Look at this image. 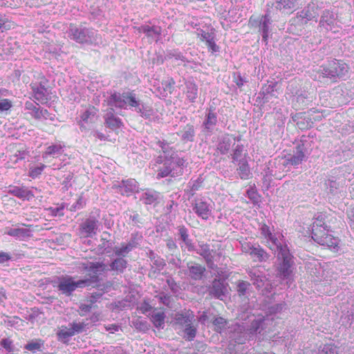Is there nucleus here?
Listing matches in <instances>:
<instances>
[{
    "instance_id": "72a5a7b5",
    "label": "nucleus",
    "mask_w": 354,
    "mask_h": 354,
    "mask_svg": "<svg viewBox=\"0 0 354 354\" xmlns=\"http://www.w3.org/2000/svg\"><path fill=\"white\" fill-rule=\"evenodd\" d=\"M11 193L14 196L23 199L26 198L28 200L30 198L33 197V194H32V192L24 187H14L11 190Z\"/></svg>"
},
{
    "instance_id": "f03ea898",
    "label": "nucleus",
    "mask_w": 354,
    "mask_h": 354,
    "mask_svg": "<svg viewBox=\"0 0 354 354\" xmlns=\"http://www.w3.org/2000/svg\"><path fill=\"white\" fill-rule=\"evenodd\" d=\"M128 262L122 257H116L107 264L104 262L86 261L81 263L80 268L86 272V275L91 277L92 281L97 282L100 275L108 272L114 274H122L127 268Z\"/></svg>"
},
{
    "instance_id": "cd10ccee",
    "label": "nucleus",
    "mask_w": 354,
    "mask_h": 354,
    "mask_svg": "<svg viewBox=\"0 0 354 354\" xmlns=\"http://www.w3.org/2000/svg\"><path fill=\"white\" fill-rule=\"evenodd\" d=\"M237 172L241 179H248L251 176L250 169L246 159H240L237 162Z\"/></svg>"
},
{
    "instance_id": "2eb2a0df",
    "label": "nucleus",
    "mask_w": 354,
    "mask_h": 354,
    "mask_svg": "<svg viewBox=\"0 0 354 354\" xmlns=\"http://www.w3.org/2000/svg\"><path fill=\"white\" fill-rule=\"evenodd\" d=\"M187 267V272L186 274L195 281L201 280L206 270L203 266L195 262H188Z\"/></svg>"
},
{
    "instance_id": "a18cd8bd",
    "label": "nucleus",
    "mask_w": 354,
    "mask_h": 354,
    "mask_svg": "<svg viewBox=\"0 0 354 354\" xmlns=\"http://www.w3.org/2000/svg\"><path fill=\"white\" fill-rule=\"evenodd\" d=\"M213 324L215 326L216 331L221 333L227 325V321L224 318L218 317L214 319Z\"/></svg>"
},
{
    "instance_id": "f704fd0d",
    "label": "nucleus",
    "mask_w": 354,
    "mask_h": 354,
    "mask_svg": "<svg viewBox=\"0 0 354 354\" xmlns=\"http://www.w3.org/2000/svg\"><path fill=\"white\" fill-rule=\"evenodd\" d=\"M113 251L115 257H122L124 258L132 250L124 242L120 245L114 247Z\"/></svg>"
},
{
    "instance_id": "5fc2aeb1",
    "label": "nucleus",
    "mask_w": 354,
    "mask_h": 354,
    "mask_svg": "<svg viewBox=\"0 0 354 354\" xmlns=\"http://www.w3.org/2000/svg\"><path fill=\"white\" fill-rule=\"evenodd\" d=\"M250 286V283L246 281H241L237 285V291L240 295H244Z\"/></svg>"
},
{
    "instance_id": "20e7f679",
    "label": "nucleus",
    "mask_w": 354,
    "mask_h": 354,
    "mask_svg": "<svg viewBox=\"0 0 354 354\" xmlns=\"http://www.w3.org/2000/svg\"><path fill=\"white\" fill-rule=\"evenodd\" d=\"M322 216L316 218L312 226V239L318 244L326 246L333 252L338 251L339 239L328 234L329 230Z\"/></svg>"
},
{
    "instance_id": "7c9ffc66",
    "label": "nucleus",
    "mask_w": 354,
    "mask_h": 354,
    "mask_svg": "<svg viewBox=\"0 0 354 354\" xmlns=\"http://www.w3.org/2000/svg\"><path fill=\"white\" fill-rule=\"evenodd\" d=\"M138 30L145 33L147 37L159 36L162 32L160 27L149 26L148 25L141 26L138 28Z\"/></svg>"
},
{
    "instance_id": "de8ad7c7",
    "label": "nucleus",
    "mask_w": 354,
    "mask_h": 354,
    "mask_svg": "<svg viewBox=\"0 0 354 354\" xmlns=\"http://www.w3.org/2000/svg\"><path fill=\"white\" fill-rule=\"evenodd\" d=\"M45 167L46 165L44 164H40L39 166L35 167H30L29 171V176L32 178H37L41 174Z\"/></svg>"
},
{
    "instance_id": "aec40b11",
    "label": "nucleus",
    "mask_w": 354,
    "mask_h": 354,
    "mask_svg": "<svg viewBox=\"0 0 354 354\" xmlns=\"http://www.w3.org/2000/svg\"><path fill=\"white\" fill-rule=\"evenodd\" d=\"M226 291L227 288L224 282L220 279H214L209 288V294L221 300L223 299V297L225 296Z\"/></svg>"
},
{
    "instance_id": "58836bf2",
    "label": "nucleus",
    "mask_w": 354,
    "mask_h": 354,
    "mask_svg": "<svg viewBox=\"0 0 354 354\" xmlns=\"http://www.w3.org/2000/svg\"><path fill=\"white\" fill-rule=\"evenodd\" d=\"M295 7V0H280L277 1V8L280 10H294Z\"/></svg>"
},
{
    "instance_id": "13d9d810",
    "label": "nucleus",
    "mask_w": 354,
    "mask_h": 354,
    "mask_svg": "<svg viewBox=\"0 0 354 354\" xmlns=\"http://www.w3.org/2000/svg\"><path fill=\"white\" fill-rule=\"evenodd\" d=\"M158 298L160 303L163 304L164 305H165L167 306H169L170 303H171V297L170 296H169L167 295H165V294H161L158 296Z\"/></svg>"
},
{
    "instance_id": "473e14b6",
    "label": "nucleus",
    "mask_w": 354,
    "mask_h": 354,
    "mask_svg": "<svg viewBox=\"0 0 354 354\" xmlns=\"http://www.w3.org/2000/svg\"><path fill=\"white\" fill-rule=\"evenodd\" d=\"M33 92V96L36 100L40 103H44L47 102L48 97V88H44V90L39 88H32Z\"/></svg>"
},
{
    "instance_id": "a878e982",
    "label": "nucleus",
    "mask_w": 354,
    "mask_h": 354,
    "mask_svg": "<svg viewBox=\"0 0 354 354\" xmlns=\"http://www.w3.org/2000/svg\"><path fill=\"white\" fill-rule=\"evenodd\" d=\"M305 112H297L292 116V120L297 122V127L301 129H306L310 128L313 124L311 119L308 118L306 120L303 118V115Z\"/></svg>"
},
{
    "instance_id": "e433bc0d",
    "label": "nucleus",
    "mask_w": 354,
    "mask_h": 354,
    "mask_svg": "<svg viewBox=\"0 0 354 354\" xmlns=\"http://www.w3.org/2000/svg\"><path fill=\"white\" fill-rule=\"evenodd\" d=\"M327 189H328V192L332 195H335L338 192L342 191L344 187L342 186L339 182L336 180H328L326 183Z\"/></svg>"
},
{
    "instance_id": "4be33fe9",
    "label": "nucleus",
    "mask_w": 354,
    "mask_h": 354,
    "mask_svg": "<svg viewBox=\"0 0 354 354\" xmlns=\"http://www.w3.org/2000/svg\"><path fill=\"white\" fill-rule=\"evenodd\" d=\"M159 196L160 194L156 191L153 189H146L142 193L140 196V200L145 204L151 205L158 201Z\"/></svg>"
},
{
    "instance_id": "c756f323",
    "label": "nucleus",
    "mask_w": 354,
    "mask_h": 354,
    "mask_svg": "<svg viewBox=\"0 0 354 354\" xmlns=\"http://www.w3.org/2000/svg\"><path fill=\"white\" fill-rule=\"evenodd\" d=\"M48 80L42 73H39L30 86L31 88L41 87L44 90V88L48 87Z\"/></svg>"
},
{
    "instance_id": "bf43d9fd",
    "label": "nucleus",
    "mask_w": 354,
    "mask_h": 354,
    "mask_svg": "<svg viewBox=\"0 0 354 354\" xmlns=\"http://www.w3.org/2000/svg\"><path fill=\"white\" fill-rule=\"evenodd\" d=\"M32 117L35 119L41 120L46 119L49 115V112H30Z\"/></svg>"
},
{
    "instance_id": "0eeeda50",
    "label": "nucleus",
    "mask_w": 354,
    "mask_h": 354,
    "mask_svg": "<svg viewBox=\"0 0 354 354\" xmlns=\"http://www.w3.org/2000/svg\"><path fill=\"white\" fill-rule=\"evenodd\" d=\"M274 254H277V258L282 260V263H280L279 267V275L283 279L286 280V283L290 286V283L293 281L292 277V256L289 252V250L286 245H282L279 250L273 251Z\"/></svg>"
},
{
    "instance_id": "ea45409f",
    "label": "nucleus",
    "mask_w": 354,
    "mask_h": 354,
    "mask_svg": "<svg viewBox=\"0 0 354 354\" xmlns=\"http://www.w3.org/2000/svg\"><path fill=\"white\" fill-rule=\"evenodd\" d=\"M181 133V138L184 141H193L195 136L193 126L187 125Z\"/></svg>"
},
{
    "instance_id": "6e6552de",
    "label": "nucleus",
    "mask_w": 354,
    "mask_h": 354,
    "mask_svg": "<svg viewBox=\"0 0 354 354\" xmlns=\"http://www.w3.org/2000/svg\"><path fill=\"white\" fill-rule=\"evenodd\" d=\"M349 66L342 60L333 59L326 66H323L318 71L323 77L333 79L334 82L337 78L344 77L348 72Z\"/></svg>"
},
{
    "instance_id": "c03bdc74",
    "label": "nucleus",
    "mask_w": 354,
    "mask_h": 354,
    "mask_svg": "<svg viewBox=\"0 0 354 354\" xmlns=\"http://www.w3.org/2000/svg\"><path fill=\"white\" fill-rule=\"evenodd\" d=\"M88 325V324H86L84 322H73L70 324V326L74 332V335L77 333H80L85 330L86 328V326Z\"/></svg>"
},
{
    "instance_id": "393cba45",
    "label": "nucleus",
    "mask_w": 354,
    "mask_h": 354,
    "mask_svg": "<svg viewBox=\"0 0 354 354\" xmlns=\"http://www.w3.org/2000/svg\"><path fill=\"white\" fill-rule=\"evenodd\" d=\"M178 235L180 240L183 243L185 248L188 251L194 250L192 240L189 238L188 230L185 226H180L178 228Z\"/></svg>"
},
{
    "instance_id": "423d86ee",
    "label": "nucleus",
    "mask_w": 354,
    "mask_h": 354,
    "mask_svg": "<svg viewBox=\"0 0 354 354\" xmlns=\"http://www.w3.org/2000/svg\"><path fill=\"white\" fill-rule=\"evenodd\" d=\"M88 277L86 279L76 281L71 276H62L57 279V290L61 294L69 297L77 288H84L95 282L92 281L91 277Z\"/></svg>"
},
{
    "instance_id": "338daca9",
    "label": "nucleus",
    "mask_w": 354,
    "mask_h": 354,
    "mask_svg": "<svg viewBox=\"0 0 354 354\" xmlns=\"http://www.w3.org/2000/svg\"><path fill=\"white\" fill-rule=\"evenodd\" d=\"M152 309V307L148 303H143L140 307V310L142 313H147Z\"/></svg>"
},
{
    "instance_id": "c9c22d12",
    "label": "nucleus",
    "mask_w": 354,
    "mask_h": 354,
    "mask_svg": "<svg viewBox=\"0 0 354 354\" xmlns=\"http://www.w3.org/2000/svg\"><path fill=\"white\" fill-rule=\"evenodd\" d=\"M73 335H74V332L73 331L71 326L70 327L62 326L57 333V336H58L59 339L64 343L68 342L69 338Z\"/></svg>"
},
{
    "instance_id": "052dcab7",
    "label": "nucleus",
    "mask_w": 354,
    "mask_h": 354,
    "mask_svg": "<svg viewBox=\"0 0 354 354\" xmlns=\"http://www.w3.org/2000/svg\"><path fill=\"white\" fill-rule=\"evenodd\" d=\"M102 296V293L101 292H93L91 295L89 297L88 301L91 303V304L96 302Z\"/></svg>"
},
{
    "instance_id": "7ed1b4c3",
    "label": "nucleus",
    "mask_w": 354,
    "mask_h": 354,
    "mask_svg": "<svg viewBox=\"0 0 354 354\" xmlns=\"http://www.w3.org/2000/svg\"><path fill=\"white\" fill-rule=\"evenodd\" d=\"M266 319L263 317H255L246 328L243 325L235 324L228 332V339L230 342L243 344L249 339H254L257 334H261L264 330Z\"/></svg>"
},
{
    "instance_id": "dca6fc26",
    "label": "nucleus",
    "mask_w": 354,
    "mask_h": 354,
    "mask_svg": "<svg viewBox=\"0 0 354 354\" xmlns=\"http://www.w3.org/2000/svg\"><path fill=\"white\" fill-rule=\"evenodd\" d=\"M306 149L304 145L299 144L296 147L293 154L286 159V164L294 166L298 165L306 159Z\"/></svg>"
},
{
    "instance_id": "69168bd1",
    "label": "nucleus",
    "mask_w": 354,
    "mask_h": 354,
    "mask_svg": "<svg viewBox=\"0 0 354 354\" xmlns=\"http://www.w3.org/2000/svg\"><path fill=\"white\" fill-rule=\"evenodd\" d=\"M153 264L156 265L157 268L160 270L163 268L165 266V263L162 259H160V257H157L156 259H154L153 261Z\"/></svg>"
},
{
    "instance_id": "4468645a",
    "label": "nucleus",
    "mask_w": 354,
    "mask_h": 354,
    "mask_svg": "<svg viewBox=\"0 0 354 354\" xmlns=\"http://www.w3.org/2000/svg\"><path fill=\"white\" fill-rule=\"evenodd\" d=\"M65 145L62 142L53 143L48 146L42 153V158L48 159L49 157L56 158L60 156L64 151Z\"/></svg>"
},
{
    "instance_id": "2f4dec72",
    "label": "nucleus",
    "mask_w": 354,
    "mask_h": 354,
    "mask_svg": "<svg viewBox=\"0 0 354 354\" xmlns=\"http://www.w3.org/2000/svg\"><path fill=\"white\" fill-rule=\"evenodd\" d=\"M235 139L231 136H225L218 145V149L222 153H226L230 149L231 145Z\"/></svg>"
},
{
    "instance_id": "6e6d98bb",
    "label": "nucleus",
    "mask_w": 354,
    "mask_h": 354,
    "mask_svg": "<svg viewBox=\"0 0 354 354\" xmlns=\"http://www.w3.org/2000/svg\"><path fill=\"white\" fill-rule=\"evenodd\" d=\"M0 345L4 348L8 353H10L12 351V342L10 339H3L1 342Z\"/></svg>"
},
{
    "instance_id": "49530a36",
    "label": "nucleus",
    "mask_w": 354,
    "mask_h": 354,
    "mask_svg": "<svg viewBox=\"0 0 354 354\" xmlns=\"http://www.w3.org/2000/svg\"><path fill=\"white\" fill-rule=\"evenodd\" d=\"M14 26V22L7 18L0 17V32L11 29Z\"/></svg>"
},
{
    "instance_id": "39448f33",
    "label": "nucleus",
    "mask_w": 354,
    "mask_h": 354,
    "mask_svg": "<svg viewBox=\"0 0 354 354\" xmlns=\"http://www.w3.org/2000/svg\"><path fill=\"white\" fill-rule=\"evenodd\" d=\"M194 315L192 312L176 313L174 319V326L178 333H183L187 340L194 339L196 335V328L193 326Z\"/></svg>"
},
{
    "instance_id": "a19ab883",
    "label": "nucleus",
    "mask_w": 354,
    "mask_h": 354,
    "mask_svg": "<svg viewBox=\"0 0 354 354\" xmlns=\"http://www.w3.org/2000/svg\"><path fill=\"white\" fill-rule=\"evenodd\" d=\"M215 112H208L207 118L204 122L205 129L212 130L213 127L216 124L217 119Z\"/></svg>"
},
{
    "instance_id": "680f3d73",
    "label": "nucleus",
    "mask_w": 354,
    "mask_h": 354,
    "mask_svg": "<svg viewBox=\"0 0 354 354\" xmlns=\"http://www.w3.org/2000/svg\"><path fill=\"white\" fill-rule=\"evenodd\" d=\"M167 246L169 251L174 252L177 250V245L172 239H169L167 241Z\"/></svg>"
},
{
    "instance_id": "603ef678",
    "label": "nucleus",
    "mask_w": 354,
    "mask_h": 354,
    "mask_svg": "<svg viewBox=\"0 0 354 354\" xmlns=\"http://www.w3.org/2000/svg\"><path fill=\"white\" fill-rule=\"evenodd\" d=\"M64 205L59 207H50L48 209L50 214L54 216H62L64 215Z\"/></svg>"
},
{
    "instance_id": "f8f14e48",
    "label": "nucleus",
    "mask_w": 354,
    "mask_h": 354,
    "mask_svg": "<svg viewBox=\"0 0 354 354\" xmlns=\"http://www.w3.org/2000/svg\"><path fill=\"white\" fill-rule=\"evenodd\" d=\"M196 251L203 257L207 266L212 269L214 267V262L218 261L221 255L220 252L211 249L209 245L204 243H199Z\"/></svg>"
},
{
    "instance_id": "3c124183",
    "label": "nucleus",
    "mask_w": 354,
    "mask_h": 354,
    "mask_svg": "<svg viewBox=\"0 0 354 354\" xmlns=\"http://www.w3.org/2000/svg\"><path fill=\"white\" fill-rule=\"evenodd\" d=\"M336 348L331 344H326L319 351L317 354H336Z\"/></svg>"
},
{
    "instance_id": "412c9836",
    "label": "nucleus",
    "mask_w": 354,
    "mask_h": 354,
    "mask_svg": "<svg viewBox=\"0 0 354 354\" xmlns=\"http://www.w3.org/2000/svg\"><path fill=\"white\" fill-rule=\"evenodd\" d=\"M70 32L71 35V39L75 40L76 42L80 44H84L87 42V35L85 30L80 29L73 24L70 26Z\"/></svg>"
},
{
    "instance_id": "8fccbe9b",
    "label": "nucleus",
    "mask_w": 354,
    "mask_h": 354,
    "mask_svg": "<svg viewBox=\"0 0 354 354\" xmlns=\"http://www.w3.org/2000/svg\"><path fill=\"white\" fill-rule=\"evenodd\" d=\"M140 239L141 236L133 234H131L130 240L126 243L133 250L134 248H137L139 245Z\"/></svg>"
},
{
    "instance_id": "4d7b16f0",
    "label": "nucleus",
    "mask_w": 354,
    "mask_h": 354,
    "mask_svg": "<svg viewBox=\"0 0 354 354\" xmlns=\"http://www.w3.org/2000/svg\"><path fill=\"white\" fill-rule=\"evenodd\" d=\"M12 106V102L8 99H3L0 101V111H8Z\"/></svg>"
},
{
    "instance_id": "09e8293b",
    "label": "nucleus",
    "mask_w": 354,
    "mask_h": 354,
    "mask_svg": "<svg viewBox=\"0 0 354 354\" xmlns=\"http://www.w3.org/2000/svg\"><path fill=\"white\" fill-rule=\"evenodd\" d=\"M243 149V146H236L232 155V159L234 162H239L240 159H246L245 156L242 154Z\"/></svg>"
},
{
    "instance_id": "c85d7f7f",
    "label": "nucleus",
    "mask_w": 354,
    "mask_h": 354,
    "mask_svg": "<svg viewBox=\"0 0 354 354\" xmlns=\"http://www.w3.org/2000/svg\"><path fill=\"white\" fill-rule=\"evenodd\" d=\"M165 314L162 311L154 310L151 314V320L156 328H163L165 326Z\"/></svg>"
},
{
    "instance_id": "6ab92c4d",
    "label": "nucleus",
    "mask_w": 354,
    "mask_h": 354,
    "mask_svg": "<svg viewBox=\"0 0 354 354\" xmlns=\"http://www.w3.org/2000/svg\"><path fill=\"white\" fill-rule=\"evenodd\" d=\"M118 187L120 193L126 196H129L130 194L136 192L138 189V183L133 178L122 180Z\"/></svg>"
},
{
    "instance_id": "f3484780",
    "label": "nucleus",
    "mask_w": 354,
    "mask_h": 354,
    "mask_svg": "<svg viewBox=\"0 0 354 354\" xmlns=\"http://www.w3.org/2000/svg\"><path fill=\"white\" fill-rule=\"evenodd\" d=\"M98 221L94 218H87L82 225V233L86 237H92L97 233Z\"/></svg>"
},
{
    "instance_id": "37998d69",
    "label": "nucleus",
    "mask_w": 354,
    "mask_h": 354,
    "mask_svg": "<svg viewBox=\"0 0 354 354\" xmlns=\"http://www.w3.org/2000/svg\"><path fill=\"white\" fill-rule=\"evenodd\" d=\"M42 345L43 343L41 340L32 341L25 346V348L35 353L37 351H41Z\"/></svg>"
},
{
    "instance_id": "5701e85b",
    "label": "nucleus",
    "mask_w": 354,
    "mask_h": 354,
    "mask_svg": "<svg viewBox=\"0 0 354 354\" xmlns=\"http://www.w3.org/2000/svg\"><path fill=\"white\" fill-rule=\"evenodd\" d=\"M250 250V256L254 259V261L263 262L269 258V254L259 245H254Z\"/></svg>"
},
{
    "instance_id": "9d476101",
    "label": "nucleus",
    "mask_w": 354,
    "mask_h": 354,
    "mask_svg": "<svg viewBox=\"0 0 354 354\" xmlns=\"http://www.w3.org/2000/svg\"><path fill=\"white\" fill-rule=\"evenodd\" d=\"M248 274L253 285L261 290L263 295L271 292L273 288L272 283L259 268H254L251 269Z\"/></svg>"
},
{
    "instance_id": "bb28decb",
    "label": "nucleus",
    "mask_w": 354,
    "mask_h": 354,
    "mask_svg": "<svg viewBox=\"0 0 354 354\" xmlns=\"http://www.w3.org/2000/svg\"><path fill=\"white\" fill-rule=\"evenodd\" d=\"M122 122L121 120L116 117L113 112H109L105 116V125L111 130L119 129Z\"/></svg>"
},
{
    "instance_id": "e2e57ef3",
    "label": "nucleus",
    "mask_w": 354,
    "mask_h": 354,
    "mask_svg": "<svg viewBox=\"0 0 354 354\" xmlns=\"http://www.w3.org/2000/svg\"><path fill=\"white\" fill-rule=\"evenodd\" d=\"M11 259V256L9 253L5 252H0V263H3Z\"/></svg>"
},
{
    "instance_id": "0e129e2a",
    "label": "nucleus",
    "mask_w": 354,
    "mask_h": 354,
    "mask_svg": "<svg viewBox=\"0 0 354 354\" xmlns=\"http://www.w3.org/2000/svg\"><path fill=\"white\" fill-rule=\"evenodd\" d=\"M92 305L91 303H90L89 304H82L80 306V310H81V313H80V315H84V313H87L88 311H90V310L92 308Z\"/></svg>"
},
{
    "instance_id": "a211bd4d",
    "label": "nucleus",
    "mask_w": 354,
    "mask_h": 354,
    "mask_svg": "<svg viewBox=\"0 0 354 354\" xmlns=\"http://www.w3.org/2000/svg\"><path fill=\"white\" fill-rule=\"evenodd\" d=\"M5 234L19 240H24L31 236V231L26 227H6Z\"/></svg>"
},
{
    "instance_id": "b1692460",
    "label": "nucleus",
    "mask_w": 354,
    "mask_h": 354,
    "mask_svg": "<svg viewBox=\"0 0 354 354\" xmlns=\"http://www.w3.org/2000/svg\"><path fill=\"white\" fill-rule=\"evenodd\" d=\"M201 40L205 42L206 46L211 53H214L219 50V47L216 44L214 37L212 34L203 31L201 33Z\"/></svg>"
},
{
    "instance_id": "79ce46f5",
    "label": "nucleus",
    "mask_w": 354,
    "mask_h": 354,
    "mask_svg": "<svg viewBox=\"0 0 354 354\" xmlns=\"http://www.w3.org/2000/svg\"><path fill=\"white\" fill-rule=\"evenodd\" d=\"M197 91L198 88L195 84H189L187 86L186 95L189 101L194 102V100L196 98Z\"/></svg>"
},
{
    "instance_id": "774afa93",
    "label": "nucleus",
    "mask_w": 354,
    "mask_h": 354,
    "mask_svg": "<svg viewBox=\"0 0 354 354\" xmlns=\"http://www.w3.org/2000/svg\"><path fill=\"white\" fill-rule=\"evenodd\" d=\"M348 217L351 222V226L354 228V207L348 212Z\"/></svg>"
},
{
    "instance_id": "9b49d317",
    "label": "nucleus",
    "mask_w": 354,
    "mask_h": 354,
    "mask_svg": "<svg viewBox=\"0 0 354 354\" xmlns=\"http://www.w3.org/2000/svg\"><path fill=\"white\" fill-rule=\"evenodd\" d=\"M260 232L262 237L264 239L266 245L272 250L276 251L282 245H285L281 234H273L270 227L263 224L260 227Z\"/></svg>"
},
{
    "instance_id": "864d4df0",
    "label": "nucleus",
    "mask_w": 354,
    "mask_h": 354,
    "mask_svg": "<svg viewBox=\"0 0 354 354\" xmlns=\"http://www.w3.org/2000/svg\"><path fill=\"white\" fill-rule=\"evenodd\" d=\"M85 205V201L82 197H80L77 201L71 205L69 209L70 211H76L77 209L83 208V207Z\"/></svg>"
},
{
    "instance_id": "ddd939ff",
    "label": "nucleus",
    "mask_w": 354,
    "mask_h": 354,
    "mask_svg": "<svg viewBox=\"0 0 354 354\" xmlns=\"http://www.w3.org/2000/svg\"><path fill=\"white\" fill-rule=\"evenodd\" d=\"M193 211L202 219L207 220L212 214V206L203 199L198 198L193 203Z\"/></svg>"
},
{
    "instance_id": "1a4fd4ad",
    "label": "nucleus",
    "mask_w": 354,
    "mask_h": 354,
    "mask_svg": "<svg viewBox=\"0 0 354 354\" xmlns=\"http://www.w3.org/2000/svg\"><path fill=\"white\" fill-rule=\"evenodd\" d=\"M110 100L119 108H127V106L137 108L139 106V100L137 99L134 91L122 93L115 92L111 95Z\"/></svg>"
},
{
    "instance_id": "f257e3e1",
    "label": "nucleus",
    "mask_w": 354,
    "mask_h": 354,
    "mask_svg": "<svg viewBox=\"0 0 354 354\" xmlns=\"http://www.w3.org/2000/svg\"><path fill=\"white\" fill-rule=\"evenodd\" d=\"M157 145L164 153V156L161 155L158 156L153 165V169H154V167H157L155 169L157 172V178H165L168 176L176 177L182 175L185 160L178 157L173 151L171 153H169V146L166 142L159 140Z\"/></svg>"
},
{
    "instance_id": "4c0bfd02",
    "label": "nucleus",
    "mask_w": 354,
    "mask_h": 354,
    "mask_svg": "<svg viewBox=\"0 0 354 354\" xmlns=\"http://www.w3.org/2000/svg\"><path fill=\"white\" fill-rule=\"evenodd\" d=\"M93 118L94 115L92 114V112H83L80 115V119L77 120V122L81 128L86 129L85 124L91 122Z\"/></svg>"
}]
</instances>
